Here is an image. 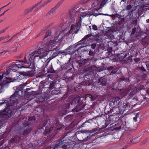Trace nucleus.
Listing matches in <instances>:
<instances>
[{
    "label": "nucleus",
    "instance_id": "obj_1",
    "mask_svg": "<svg viewBox=\"0 0 149 149\" xmlns=\"http://www.w3.org/2000/svg\"><path fill=\"white\" fill-rule=\"evenodd\" d=\"M23 89L22 86H20L17 88L15 93L11 96L10 100L8 101L6 100L4 102H0V106L3 105L6 107H8V108L10 107V109H12V110L13 111V112L14 110H17V109L16 108V107H15V106H17V100L15 98V97L17 96L19 97L22 96Z\"/></svg>",
    "mask_w": 149,
    "mask_h": 149
},
{
    "label": "nucleus",
    "instance_id": "obj_2",
    "mask_svg": "<svg viewBox=\"0 0 149 149\" xmlns=\"http://www.w3.org/2000/svg\"><path fill=\"white\" fill-rule=\"evenodd\" d=\"M81 8H73L70 9L68 13L65 16V18L68 20L66 22L68 21V22L71 21V23L74 22L75 20V17L76 14L81 11Z\"/></svg>",
    "mask_w": 149,
    "mask_h": 149
},
{
    "label": "nucleus",
    "instance_id": "obj_3",
    "mask_svg": "<svg viewBox=\"0 0 149 149\" xmlns=\"http://www.w3.org/2000/svg\"><path fill=\"white\" fill-rule=\"evenodd\" d=\"M88 2L91 3L92 8L100 9L108 3V0H88Z\"/></svg>",
    "mask_w": 149,
    "mask_h": 149
},
{
    "label": "nucleus",
    "instance_id": "obj_4",
    "mask_svg": "<svg viewBox=\"0 0 149 149\" xmlns=\"http://www.w3.org/2000/svg\"><path fill=\"white\" fill-rule=\"evenodd\" d=\"M40 125L41 127L40 128L45 130L43 133L45 136L48 135L52 130V128L50 127V120L49 119L42 122L40 123Z\"/></svg>",
    "mask_w": 149,
    "mask_h": 149
},
{
    "label": "nucleus",
    "instance_id": "obj_5",
    "mask_svg": "<svg viewBox=\"0 0 149 149\" xmlns=\"http://www.w3.org/2000/svg\"><path fill=\"white\" fill-rule=\"evenodd\" d=\"M4 111H0V118H6L8 116H10L13 112L12 109H10V108L6 107H5Z\"/></svg>",
    "mask_w": 149,
    "mask_h": 149
},
{
    "label": "nucleus",
    "instance_id": "obj_6",
    "mask_svg": "<svg viewBox=\"0 0 149 149\" xmlns=\"http://www.w3.org/2000/svg\"><path fill=\"white\" fill-rule=\"evenodd\" d=\"M64 138L65 136L62 137V138L58 140L56 142V143L54 145L56 149L58 148H61V145L64 144V143L67 142L70 143H71V141L70 140L68 139V140L64 139Z\"/></svg>",
    "mask_w": 149,
    "mask_h": 149
},
{
    "label": "nucleus",
    "instance_id": "obj_7",
    "mask_svg": "<svg viewBox=\"0 0 149 149\" xmlns=\"http://www.w3.org/2000/svg\"><path fill=\"white\" fill-rule=\"evenodd\" d=\"M15 80V79H13L10 78H8L7 77H5L4 78L3 81L5 84H2L1 87L0 85V93L2 92L5 87H7L8 86V84L9 83L11 82H13L14 80Z\"/></svg>",
    "mask_w": 149,
    "mask_h": 149
},
{
    "label": "nucleus",
    "instance_id": "obj_8",
    "mask_svg": "<svg viewBox=\"0 0 149 149\" xmlns=\"http://www.w3.org/2000/svg\"><path fill=\"white\" fill-rule=\"evenodd\" d=\"M23 124L24 129L22 134L24 136H26L30 133L31 131V125L29 123H23Z\"/></svg>",
    "mask_w": 149,
    "mask_h": 149
},
{
    "label": "nucleus",
    "instance_id": "obj_9",
    "mask_svg": "<svg viewBox=\"0 0 149 149\" xmlns=\"http://www.w3.org/2000/svg\"><path fill=\"white\" fill-rule=\"evenodd\" d=\"M47 46L46 45L44 44L41 46L39 47L37 51H36L31 53V56H34L35 54H41L44 51L46 50L48 48V46H47V47H46Z\"/></svg>",
    "mask_w": 149,
    "mask_h": 149
},
{
    "label": "nucleus",
    "instance_id": "obj_10",
    "mask_svg": "<svg viewBox=\"0 0 149 149\" xmlns=\"http://www.w3.org/2000/svg\"><path fill=\"white\" fill-rule=\"evenodd\" d=\"M42 2V0L39 2L37 3L34 5L29 7L26 9L24 11V15H27L30 13L32 12L34 8L38 7V5L40 4Z\"/></svg>",
    "mask_w": 149,
    "mask_h": 149
},
{
    "label": "nucleus",
    "instance_id": "obj_11",
    "mask_svg": "<svg viewBox=\"0 0 149 149\" xmlns=\"http://www.w3.org/2000/svg\"><path fill=\"white\" fill-rule=\"evenodd\" d=\"M144 86V85H142V86H140L139 87H135L134 89L132 90L128 95V98L130 99L132 97L133 95L139 92L141 89H143V87Z\"/></svg>",
    "mask_w": 149,
    "mask_h": 149
},
{
    "label": "nucleus",
    "instance_id": "obj_12",
    "mask_svg": "<svg viewBox=\"0 0 149 149\" xmlns=\"http://www.w3.org/2000/svg\"><path fill=\"white\" fill-rule=\"evenodd\" d=\"M119 124L120 125L118 127H117L115 128L116 130H119L121 129H130L131 128L130 125L128 124H127L126 120L124 122L122 121L121 123H119Z\"/></svg>",
    "mask_w": 149,
    "mask_h": 149
},
{
    "label": "nucleus",
    "instance_id": "obj_13",
    "mask_svg": "<svg viewBox=\"0 0 149 149\" xmlns=\"http://www.w3.org/2000/svg\"><path fill=\"white\" fill-rule=\"evenodd\" d=\"M31 53L28 56V60H27L26 59V56H25L24 58V61L21 60H17V61L20 62V63L22 65H24V64H31L32 63V59L34 56H31Z\"/></svg>",
    "mask_w": 149,
    "mask_h": 149
},
{
    "label": "nucleus",
    "instance_id": "obj_14",
    "mask_svg": "<svg viewBox=\"0 0 149 149\" xmlns=\"http://www.w3.org/2000/svg\"><path fill=\"white\" fill-rule=\"evenodd\" d=\"M92 36H93L92 34H88L86 35L81 40L78 42L79 43L77 44L78 45L86 44L88 41L90 39L89 37Z\"/></svg>",
    "mask_w": 149,
    "mask_h": 149
},
{
    "label": "nucleus",
    "instance_id": "obj_15",
    "mask_svg": "<svg viewBox=\"0 0 149 149\" xmlns=\"http://www.w3.org/2000/svg\"><path fill=\"white\" fill-rule=\"evenodd\" d=\"M48 62L47 64L45 65V67L44 66L43 67H44V70L45 71V72H46L47 73H55L56 71H55L53 68V66L52 65H50L48 68H47V67L48 66Z\"/></svg>",
    "mask_w": 149,
    "mask_h": 149
},
{
    "label": "nucleus",
    "instance_id": "obj_16",
    "mask_svg": "<svg viewBox=\"0 0 149 149\" xmlns=\"http://www.w3.org/2000/svg\"><path fill=\"white\" fill-rule=\"evenodd\" d=\"M80 29V28H78L77 26H75L72 24L71 26V29L69 31V33L73 34L74 33H77Z\"/></svg>",
    "mask_w": 149,
    "mask_h": 149
},
{
    "label": "nucleus",
    "instance_id": "obj_17",
    "mask_svg": "<svg viewBox=\"0 0 149 149\" xmlns=\"http://www.w3.org/2000/svg\"><path fill=\"white\" fill-rule=\"evenodd\" d=\"M78 45H72L70 46H69L64 51L65 52H65H69V51H68V50H74L72 51V54H74L75 52H78V50L75 49L77 46H78Z\"/></svg>",
    "mask_w": 149,
    "mask_h": 149
},
{
    "label": "nucleus",
    "instance_id": "obj_18",
    "mask_svg": "<svg viewBox=\"0 0 149 149\" xmlns=\"http://www.w3.org/2000/svg\"><path fill=\"white\" fill-rule=\"evenodd\" d=\"M100 9L97 8H94L93 9L91 10V12L90 11L89 12H90V13H89V16L93 15L96 17L99 15L103 14H102L100 13L99 12L98 10Z\"/></svg>",
    "mask_w": 149,
    "mask_h": 149
},
{
    "label": "nucleus",
    "instance_id": "obj_19",
    "mask_svg": "<svg viewBox=\"0 0 149 149\" xmlns=\"http://www.w3.org/2000/svg\"><path fill=\"white\" fill-rule=\"evenodd\" d=\"M84 107L83 103L77 104L75 107L72 110V111L75 113L80 111Z\"/></svg>",
    "mask_w": 149,
    "mask_h": 149
},
{
    "label": "nucleus",
    "instance_id": "obj_20",
    "mask_svg": "<svg viewBox=\"0 0 149 149\" xmlns=\"http://www.w3.org/2000/svg\"><path fill=\"white\" fill-rule=\"evenodd\" d=\"M64 51L62 52L61 51H57L56 52H54L52 55L49 58L47 59V60L48 61V62H49L50 61L53 59V58L56 57V56H58L59 54H62V53H64Z\"/></svg>",
    "mask_w": 149,
    "mask_h": 149
},
{
    "label": "nucleus",
    "instance_id": "obj_21",
    "mask_svg": "<svg viewBox=\"0 0 149 149\" xmlns=\"http://www.w3.org/2000/svg\"><path fill=\"white\" fill-rule=\"evenodd\" d=\"M141 44L144 46L149 45V36H146L142 39Z\"/></svg>",
    "mask_w": 149,
    "mask_h": 149
},
{
    "label": "nucleus",
    "instance_id": "obj_22",
    "mask_svg": "<svg viewBox=\"0 0 149 149\" xmlns=\"http://www.w3.org/2000/svg\"><path fill=\"white\" fill-rule=\"evenodd\" d=\"M97 82L99 85L102 86H105L107 84V79L103 77H102L98 79Z\"/></svg>",
    "mask_w": 149,
    "mask_h": 149
},
{
    "label": "nucleus",
    "instance_id": "obj_23",
    "mask_svg": "<svg viewBox=\"0 0 149 149\" xmlns=\"http://www.w3.org/2000/svg\"><path fill=\"white\" fill-rule=\"evenodd\" d=\"M43 85L45 88H47L49 89L54 88V85L56 84V82L53 81H50L48 82V84H49V86H46L47 85H45V83H44Z\"/></svg>",
    "mask_w": 149,
    "mask_h": 149
},
{
    "label": "nucleus",
    "instance_id": "obj_24",
    "mask_svg": "<svg viewBox=\"0 0 149 149\" xmlns=\"http://www.w3.org/2000/svg\"><path fill=\"white\" fill-rule=\"evenodd\" d=\"M130 89L129 88H126L123 90L121 93L120 94V95L121 98L126 96L130 91Z\"/></svg>",
    "mask_w": 149,
    "mask_h": 149
},
{
    "label": "nucleus",
    "instance_id": "obj_25",
    "mask_svg": "<svg viewBox=\"0 0 149 149\" xmlns=\"http://www.w3.org/2000/svg\"><path fill=\"white\" fill-rule=\"evenodd\" d=\"M21 140L20 137L18 136H15L13 138L11 139L10 142L12 143H15Z\"/></svg>",
    "mask_w": 149,
    "mask_h": 149
},
{
    "label": "nucleus",
    "instance_id": "obj_26",
    "mask_svg": "<svg viewBox=\"0 0 149 149\" xmlns=\"http://www.w3.org/2000/svg\"><path fill=\"white\" fill-rule=\"evenodd\" d=\"M79 84L80 85H83L84 86H89L91 85V84L89 80H84L81 82Z\"/></svg>",
    "mask_w": 149,
    "mask_h": 149
},
{
    "label": "nucleus",
    "instance_id": "obj_27",
    "mask_svg": "<svg viewBox=\"0 0 149 149\" xmlns=\"http://www.w3.org/2000/svg\"><path fill=\"white\" fill-rule=\"evenodd\" d=\"M72 102L77 104L83 103L81 101L80 98L79 97H75L73 100Z\"/></svg>",
    "mask_w": 149,
    "mask_h": 149
},
{
    "label": "nucleus",
    "instance_id": "obj_28",
    "mask_svg": "<svg viewBox=\"0 0 149 149\" xmlns=\"http://www.w3.org/2000/svg\"><path fill=\"white\" fill-rule=\"evenodd\" d=\"M49 53V51H44L42 54L43 55L40 56H39V59H41L42 58H43L44 57H45L47 55V54H48ZM38 57V55H36L34 56V58H35L36 57Z\"/></svg>",
    "mask_w": 149,
    "mask_h": 149
},
{
    "label": "nucleus",
    "instance_id": "obj_29",
    "mask_svg": "<svg viewBox=\"0 0 149 149\" xmlns=\"http://www.w3.org/2000/svg\"><path fill=\"white\" fill-rule=\"evenodd\" d=\"M140 141V138L137 137L136 138H133V139L130 141L131 143L132 144H135L138 143Z\"/></svg>",
    "mask_w": 149,
    "mask_h": 149
},
{
    "label": "nucleus",
    "instance_id": "obj_30",
    "mask_svg": "<svg viewBox=\"0 0 149 149\" xmlns=\"http://www.w3.org/2000/svg\"><path fill=\"white\" fill-rule=\"evenodd\" d=\"M70 141H71V143H69L68 142L65 143V144H63L62 145H61L62 146H61V148H63L64 149H66L68 147V146L69 145H71L72 144V143L74 142H73L71 140Z\"/></svg>",
    "mask_w": 149,
    "mask_h": 149
},
{
    "label": "nucleus",
    "instance_id": "obj_31",
    "mask_svg": "<svg viewBox=\"0 0 149 149\" xmlns=\"http://www.w3.org/2000/svg\"><path fill=\"white\" fill-rule=\"evenodd\" d=\"M57 38L56 37L54 38L53 40H50L49 42V44L51 45H52L53 44H55L57 42Z\"/></svg>",
    "mask_w": 149,
    "mask_h": 149
},
{
    "label": "nucleus",
    "instance_id": "obj_32",
    "mask_svg": "<svg viewBox=\"0 0 149 149\" xmlns=\"http://www.w3.org/2000/svg\"><path fill=\"white\" fill-rule=\"evenodd\" d=\"M56 10V9L54 7L52 8L51 10L46 15V17H47L49 16V15L53 14L55 11Z\"/></svg>",
    "mask_w": 149,
    "mask_h": 149
},
{
    "label": "nucleus",
    "instance_id": "obj_33",
    "mask_svg": "<svg viewBox=\"0 0 149 149\" xmlns=\"http://www.w3.org/2000/svg\"><path fill=\"white\" fill-rule=\"evenodd\" d=\"M120 99V98L119 97H117L115 98L113 102H112L113 103L114 105H116L119 102V100Z\"/></svg>",
    "mask_w": 149,
    "mask_h": 149
},
{
    "label": "nucleus",
    "instance_id": "obj_34",
    "mask_svg": "<svg viewBox=\"0 0 149 149\" xmlns=\"http://www.w3.org/2000/svg\"><path fill=\"white\" fill-rule=\"evenodd\" d=\"M64 0H61L59 2H58L54 7L56 9H57L63 3Z\"/></svg>",
    "mask_w": 149,
    "mask_h": 149
},
{
    "label": "nucleus",
    "instance_id": "obj_35",
    "mask_svg": "<svg viewBox=\"0 0 149 149\" xmlns=\"http://www.w3.org/2000/svg\"><path fill=\"white\" fill-rule=\"evenodd\" d=\"M120 80L121 81H124L126 82L129 81V78L125 77H122L120 78Z\"/></svg>",
    "mask_w": 149,
    "mask_h": 149
},
{
    "label": "nucleus",
    "instance_id": "obj_36",
    "mask_svg": "<svg viewBox=\"0 0 149 149\" xmlns=\"http://www.w3.org/2000/svg\"><path fill=\"white\" fill-rule=\"evenodd\" d=\"M73 118V116L71 115H69L67 116L65 119L67 121L70 120Z\"/></svg>",
    "mask_w": 149,
    "mask_h": 149
},
{
    "label": "nucleus",
    "instance_id": "obj_37",
    "mask_svg": "<svg viewBox=\"0 0 149 149\" xmlns=\"http://www.w3.org/2000/svg\"><path fill=\"white\" fill-rule=\"evenodd\" d=\"M55 125L57 129H60L62 127V125L58 121L56 122Z\"/></svg>",
    "mask_w": 149,
    "mask_h": 149
},
{
    "label": "nucleus",
    "instance_id": "obj_38",
    "mask_svg": "<svg viewBox=\"0 0 149 149\" xmlns=\"http://www.w3.org/2000/svg\"><path fill=\"white\" fill-rule=\"evenodd\" d=\"M51 33L52 32L50 30H48L46 33V34L45 35V37L44 38V39H45V38H47L48 36L51 35Z\"/></svg>",
    "mask_w": 149,
    "mask_h": 149
},
{
    "label": "nucleus",
    "instance_id": "obj_39",
    "mask_svg": "<svg viewBox=\"0 0 149 149\" xmlns=\"http://www.w3.org/2000/svg\"><path fill=\"white\" fill-rule=\"evenodd\" d=\"M139 115L138 113H136L135 115V116L133 118V119L135 121H137L138 120H140V118L139 117Z\"/></svg>",
    "mask_w": 149,
    "mask_h": 149
},
{
    "label": "nucleus",
    "instance_id": "obj_40",
    "mask_svg": "<svg viewBox=\"0 0 149 149\" xmlns=\"http://www.w3.org/2000/svg\"><path fill=\"white\" fill-rule=\"evenodd\" d=\"M133 14H132V11H131L130 10L128 11V13L126 17H127L129 16V18H130L132 17Z\"/></svg>",
    "mask_w": 149,
    "mask_h": 149
},
{
    "label": "nucleus",
    "instance_id": "obj_41",
    "mask_svg": "<svg viewBox=\"0 0 149 149\" xmlns=\"http://www.w3.org/2000/svg\"><path fill=\"white\" fill-rule=\"evenodd\" d=\"M141 38V34L140 33H137L135 34V38L136 40H138Z\"/></svg>",
    "mask_w": 149,
    "mask_h": 149
},
{
    "label": "nucleus",
    "instance_id": "obj_42",
    "mask_svg": "<svg viewBox=\"0 0 149 149\" xmlns=\"http://www.w3.org/2000/svg\"><path fill=\"white\" fill-rule=\"evenodd\" d=\"M118 71V70L116 68H113L112 71L109 74L110 75H113L115 74Z\"/></svg>",
    "mask_w": 149,
    "mask_h": 149
},
{
    "label": "nucleus",
    "instance_id": "obj_43",
    "mask_svg": "<svg viewBox=\"0 0 149 149\" xmlns=\"http://www.w3.org/2000/svg\"><path fill=\"white\" fill-rule=\"evenodd\" d=\"M85 98L87 97H89L90 99H91V101H93L94 100L93 99V97L91 95L89 94H88L85 95Z\"/></svg>",
    "mask_w": 149,
    "mask_h": 149
},
{
    "label": "nucleus",
    "instance_id": "obj_44",
    "mask_svg": "<svg viewBox=\"0 0 149 149\" xmlns=\"http://www.w3.org/2000/svg\"><path fill=\"white\" fill-rule=\"evenodd\" d=\"M59 92L58 91H57L56 90H53L52 91L51 93H52L53 95H56L58 94L59 93Z\"/></svg>",
    "mask_w": 149,
    "mask_h": 149
},
{
    "label": "nucleus",
    "instance_id": "obj_45",
    "mask_svg": "<svg viewBox=\"0 0 149 149\" xmlns=\"http://www.w3.org/2000/svg\"><path fill=\"white\" fill-rule=\"evenodd\" d=\"M19 62V63H15V65L18 68H22L24 67L23 66V65H22L20 63V62Z\"/></svg>",
    "mask_w": 149,
    "mask_h": 149
},
{
    "label": "nucleus",
    "instance_id": "obj_46",
    "mask_svg": "<svg viewBox=\"0 0 149 149\" xmlns=\"http://www.w3.org/2000/svg\"><path fill=\"white\" fill-rule=\"evenodd\" d=\"M89 59H82L81 60V61L82 62V63L83 64H85L86 63H87L88 61L89 60Z\"/></svg>",
    "mask_w": 149,
    "mask_h": 149
},
{
    "label": "nucleus",
    "instance_id": "obj_47",
    "mask_svg": "<svg viewBox=\"0 0 149 149\" xmlns=\"http://www.w3.org/2000/svg\"><path fill=\"white\" fill-rule=\"evenodd\" d=\"M35 74L34 71H30L29 72H28V75L29 77H33Z\"/></svg>",
    "mask_w": 149,
    "mask_h": 149
},
{
    "label": "nucleus",
    "instance_id": "obj_48",
    "mask_svg": "<svg viewBox=\"0 0 149 149\" xmlns=\"http://www.w3.org/2000/svg\"><path fill=\"white\" fill-rule=\"evenodd\" d=\"M132 6H132L131 5L130 3V4L127 6L126 8V10H128L129 11V10L132 8Z\"/></svg>",
    "mask_w": 149,
    "mask_h": 149
},
{
    "label": "nucleus",
    "instance_id": "obj_49",
    "mask_svg": "<svg viewBox=\"0 0 149 149\" xmlns=\"http://www.w3.org/2000/svg\"><path fill=\"white\" fill-rule=\"evenodd\" d=\"M86 68V71H89L90 72H91V70L92 69V67L91 66H87Z\"/></svg>",
    "mask_w": 149,
    "mask_h": 149
},
{
    "label": "nucleus",
    "instance_id": "obj_50",
    "mask_svg": "<svg viewBox=\"0 0 149 149\" xmlns=\"http://www.w3.org/2000/svg\"><path fill=\"white\" fill-rule=\"evenodd\" d=\"M140 70H141L142 72H144V74H146L147 73V71L146 69L144 68L143 66H141V67L140 68Z\"/></svg>",
    "mask_w": 149,
    "mask_h": 149
},
{
    "label": "nucleus",
    "instance_id": "obj_51",
    "mask_svg": "<svg viewBox=\"0 0 149 149\" xmlns=\"http://www.w3.org/2000/svg\"><path fill=\"white\" fill-rule=\"evenodd\" d=\"M80 132H81V133H82V134H84V133H89V131L87 130H85V131L81 130V131H79L78 132H77L76 133V134H77V133H78V134H79V133H80Z\"/></svg>",
    "mask_w": 149,
    "mask_h": 149
},
{
    "label": "nucleus",
    "instance_id": "obj_52",
    "mask_svg": "<svg viewBox=\"0 0 149 149\" xmlns=\"http://www.w3.org/2000/svg\"><path fill=\"white\" fill-rule=\"evenodd\" d=\"M13 47H12L11 48V49L10 50L8 51V52H16L17 51V47H16L15 49H13Z\"/></svg>",
    "mask_w": 149,
    "mask_h": 149
},
{
    "label": "nucleus",
    "instance_id": "obj_53",
    "mask_svg": "<svg viewBox=\"0 0 149 149\" xmlns=\"http://www.w3.org/2000/svg\"><path fill=\"white\" fill-rule=\"evenodd\" d=\"M19 33H17L15 35H14L13 36H12V37L10 39L8 40L7 41L5 42L6 43V42H9L11 40H12L15 37L17 34H19Z\"/></svg>",
    "mask_w": 149,
    "mask_h": 149
},
{
    "label": "nucleus",
    "instance_id": "obj_54",
    "mask_svg": "<svg viewBox=\"0 0 149 149\" xmlns=\"http://www.w3.org/2000/svg\"><path fill=\"white\" fill-rule=\"evenodd\" d=\"M146 92L147 93L146 95L147 96V97L146 98L149 99V88H147L146 89Z\"/></svg>",
    "mask_w": 149,
    "mask_h": 149
},
{
    "label": "nucleus",
    "instance_id": "obj_55",
    "mask_svg": "<svg viewBox=\"0 0 149 149\" xmlns=\"http://www.w3.org/2000/svg\"><path fill=\"white\" fill-rule=\"evenodd\" d=\"M114 31L113 29H111V28H109L108 29V30H107V33H112Z\"/></svg>",
    "mask_w": 149,
    "mask_h": 149
},
{
    "label": "nucleus",
    "instance_id": "obj_56",
    "mask_svg": "<svg viewBox=\"0 0 149 149\" xmlns=\"http://www.w3.org/2000/svg\"><path fill=\"white\" fill-rule=\"evenodd\" d=\"M81 20H80L78 21L77 24V25H75V26H77L78 27V28H80L81 26Z\"/></svg>",
    "mask_w": 149,
    "mask_h": 149
},
{
    "label": "nucleus",
    "instance_id": "obj_57",
    "mask_svg": "<svg viewBox=\"0 0 149 149\" xmlns=\"http://www.w3.org/2000/svg\"><path fill=\"white\" fill-rule=\"evenodd\" d=\"M97 130H98L97 128H94L92 129V131H89V133H91L92 132H95Z\"/></svg>",
    "mask_w": 149,
    "mask_h": 149
},
{
    "label": "nucleus",
    "instance_id": "obj_58",
    "mask_svg": "<svg viewBox=\"0 0 149 149\" xmlns=\"http://www.w3.org/2000/svg\"><path fill=\"white\" fill-rule=\"evenodd\" d=\"M88 54L90 56H93L95 55V53L90 50L89 51Z\"/></svg>",
    "mask_w": 149,
    "mask_h": 149
},
{
    "label": "nucleus",
    "instance_id": "obj_59",
    "mask_svg": "<svg viewBox=\"0 0 149 149\" xmlns=\"http://www.w3.org/2000/svg\"><path fill=\"white\" fill-rule=\"evenodd\" d=\"M36 119V118L34 117H29V118L28 120L29 121H32L33 120V121H34Z\"/></svg>",
    "mask_w": 149,
    "mask_h": 149
},
{
    "label": "nucleus",
    "instance_id": "obj_60",
    "mask_svg": "<svg viewBox=\"0 0 149 149\" xmlns=\"http://www.w3.org/2000/svg\"><path fill=\"white\" fill-rule=\"evenodd\" d=\"M125 104H123L124 107L126 109L128 108V107H129L130 104L129 103H127L126 104L124 103Z\"/></svg>",
    "mask_w": 149,
    "mask_h": 149
},
{
    "label": "nucleus",
    "instance_id": "obj_61",
    "mask_svg": "<svg viewBox=\"0 0 149 149\" xmlns=\"http://www.w3.org/2000/svg\"><path fill=\"white\" fill-rule=\"evenodd\" d=\"M70 103H68L65 104V107L66 109H69L70 108Z\"/></svg>",
    "mask_w": 149,
    "mask_h": 149
},
{
    "label": "nucleus",
    "instance_id": "obj_62",
    "mask_svg": "<svg viewBox=\"0 0 149 149\" xmlns=\"http://www.w3.org/2000/svg\"><path fill=\"white\" fill-rule=\"evenodd\" d=\"M114 68V67L113 66H110L107 68V70L109 71H110L112 70Z\"/></svg>",
    "mask_w": 149,
    "mask_h": 149
},
{
    "label": "nucleus",
    "instance_id": "obj_63",
    "mask_svg": "<svg viewBox=\"0 0 149 149\" xmlns=\"http://www.w3.org/2000/svg\"><path fill=\"white\" fill-rule=\"evenodd\" d=\"M93 29L95 30H97L98 29L97 26L95 25H93L92 26Z\"/></svg>",
    "mask_w": 149,
    "mask_h": 149
},
{
    "label": "nucleus",
    "instance_id": "obj_64",
    "mask_svg": "<svg viewBox=\"0 0 149 149\" xmlns=\"http://www.w3.org/2000/svg\"><path fill=\"white\" fill-rule=\"evenodd\" d=\"M91 47L92 49H95V48L96 45L95 43H93L91 45Z\"/></svg>",
    "mask_w": 149,
    "mask_h": 149
}]
</instances>
